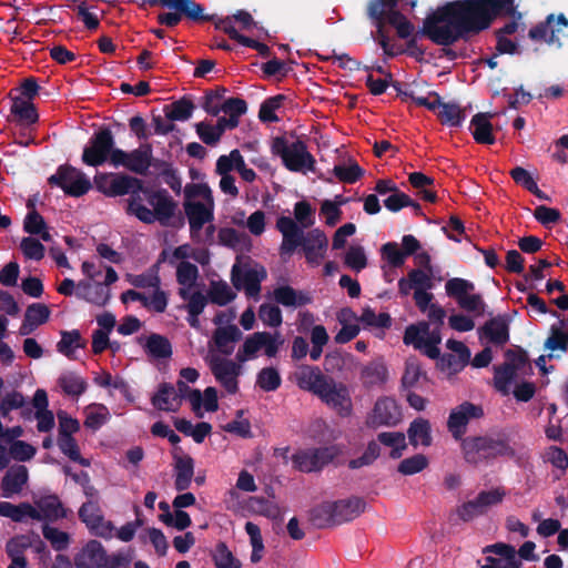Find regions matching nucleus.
Instances as JSON below:
<instances>
[{
    "instance_id": "6e6552de",
    "label": "nucleus",
    "mask_w": 568,
    "mask_h": 568,
    "mask_svg": "<svg viewBox=\"0 0 568 568\" xmlns=\"http://www.w3.org/2000/svg\"><path fill=\"white\" fill-rule=\"evenodd\" d=\"M205 362L209 365L216 382L229 393L239 390V377L242 374V363L230 359L210 349Z\"/></svg>"
},
{
    "instance_id": "7c9ffc66",
    "label": "nucleus",
    "mask_w": 568,
    "mask_h": 568,
    "mask_svg": "<svg viewBox=\"0 0 568 568\" xmlns=\"http://www.w3.org/2000/svg\"><path fill=\"white\" fill-rule=\"evenodd\" d=\"M180 395L175 387L164 383L159 386L158 392L152 397V404L155 408L165 412H175L181 406Z\"/></svg>"
},
{
    "instance_id": "7ed1b4c3",
    "label": "nucleus",
    "mask_w": 568,
    "mask_h": 568,
    "mask_svg": "<svg viewBox=\"0 0 568 568\" xmlns=\"http://www.w3.org/2000/svg\"><path fill=\"white\" fill-rule=\"evenodd\" d=\"M176 203L166 190H151L144 187L133 192L128 201V212L140 221L151 224L155 221L166 225L173 217Z\"/></svg>"
},
{
    "instance_id": "423d86ee",
    "label": "nucleus",
    "mask_w": 568,
    "mask_h": 568,
    "mask_svg": "<svg viewBox=\"0 0 568 568\" xmlns=\"http://www.w3.org/2000/svg\"><path fill=\"white\" fill-rule=\"evenodd\" d=\"M272 149L275 154L281 156L287 170L303 174L314 171L315 159L307 151V146L303 141H288L284 138H276Z\"/></svg>"
},
{
    "instance_id": "69168bd1",
    "label": "nucleus",
    "mask_w": 568,
    "mask_h": 568,
    "mask_svg": "<svg viewBox=\"0 0 568 568\" xmlns=\"http://www.w3.org/2000/svg\"><path fill=\"white\" fill-rule=\"evenodd\" d=\"M384 204L386 209H388L392 212H397L403 207L412 206L415 212H419L420 205L416 202H414L408 195H406L403 192H399L396 190L393 192L385 201Z\"/></svg>"
},
{
    "instance_id": "2f4dec72",
    "label": "nucleus",
    "mask_w": 568,
    "mask_h": 568,
    "mask_svg": "<svg viewBox=\"0 0 568 568\" xmlns=\"http://www.w3.org/2000/svg\"><path fill=\"white\" fill-rule=\"evenodd\" d=\"M105 555L102 545L97 540H91L75 558V565L78 568H100Z\"/></svg>"
},
{
    "instance_id": "ddd939ff",
    "label": "nucleus",
    "mask_w": 568,
    "mask_h": 568,
    "mask_svg": "<svg viewBox=\"0 0 568 568\" xmlns=\"http://www.w3.org/2000/svg\"><path fill=\"white\" fill-rule=\"evenodd\" d=\"M338 455V449L332 447L308 448L292 455L294 467L303 473L317 471Z\"/></svg>"
},
{
    "instance_id": "9b49d317",
    "label": "nucleus",
    "mask_w": 568,
    "mask_h": 568,
    "mask_svg": "<svg viewBox=\"0 0 568 568\" xmlns=\"http://www.w3.org/2000/svg\"><path fill=\"white\" fill-rule=\"evenodd\" d=\"M114 138L109 129H102L90 139L89 145L84 148L82 161L90 166H99L106 161L112 163Z\"/></svg>"
},
{
    "instance_id": "6e6d98bb",
    "label": "nucleus",
    "mask_w": 568,
    "mask_h": 568,
    "mask_svg": "<svg viewBox=\"0 0 568 568\" xmlns=\"http://www.w3.org/2000/svg\"><path fill=\"white\" fill-rule=\"evenodd\" d=\"M24 231L30 234H37L40 235L41 239L45 242H49L51 240V235L47 231V226L44 223L43 217L32 210L24 220Z\"/></svg>"
},
{
    "instance_id": "b1692460",
    "label": "nucleus",
    "mask_w": 568,
    "mask_h": 568,
    "mask_svg": "<svg viewBox=\"0 0 568 568\" xmlns=\"http://www.w3.org/2000/svg\"><path fill=\"white\" fill-rule=\"evenodd\" d=\"M568 27V20L560 14L557 19L550 14L545 22H541L529 30V38L535 41H544L548 44L560 45V37L555 34V27Z\"/></svg>"
},
{
    "instance_id": "4c0bfd02",
    "label": "nucleus",
    "mask_w": 568,
    "mask_h": 568,
    "mask_svg": "<svg viewBox=\"0 0 568 568\" xmlns=\"http://www.w3.org/2000/svg\"><path fill=\"white\" fill-rule=\"evenodd\" d=\"M11 113L22 124H33L38 121L33 103L20 97L12 98Z\"/></svg>"
},
{
    "instance_id": "c85d7f7f",
    "label": "nucleus",
    "mask_w": 568,
    "mask_h": 568,
    "mask_svg": "<svg viewBox=\"0 0 568 568\" xmlns=\"http://www.w3.org/2000/svg\"><path fill=\"white\" fill-rule=\"evenodd\" d=\"M187 258H192L200 264H205L209 261L204 252L193 248L190 244H182L171 251L164 250L161 253V260L168 261L171 265H176L178 262H187Z\"/></svg>"
},
{
    "instance_id": "bb28decb",
    "label": "nucleus",
    "mask_w": 568,
    "mask_h": 568,
    "mask_svg": "<svg viewBox=\"0 0 568 568\" xmlns=\"http://www.w3.org/2000/svg\"><path fill=\"white\" fill-rule=\"evenodd\" d=\"M359 378L367 388L382 386L388 378V369L382 359H375L362 367Z\"/></svg>"
},
{
    "instance_id": "de8ad7c7",
    "label": "nucleus",
    "mask_w": 568,
    "mask_h": 568,
    "mask_svg": "<svg viewBox=\"0 0 568 568\" xmlns=\"http://www.w3.org/2000/svg\"><path fill=\"white\" fill-rule=\"evenodd\" d=\"M84 342L81 338V334L79 331H64L61 333V339L57 344V349L59 353L68 356L69 358L73 357L74 351L77 348L83 347Z\"/></svg>"
},
{
    "instance_id": "774afa93",
    "label": "nucleus",
    "mask_w": 568,
    "mask_h": 568,
    "mask_svg": "<svg viewBox=\"0 0 568 568\" xmlns=\"http://www.w3.org/2000/svg\"><path fill=\"white\" fill-rule=\"evenodd\" d=\"M214 562L217 568H241V561L236 559L225 544L216 546Z\"/></svg>"
},
{
    "instance_id": "e2e57ef3",
    "label": "nucleus",
    "mask_w": 568,
    "mask_h": 568,
    "mask_svg": "<svg viewBox=\"0 0 568 568\" xmlns=\"http://www.w3.org/2000/svg\"><path fill=\"white\" fill-rule=\"evenodd\" d=\"M199 277V270L195 264L180 262L176 264V281L181 286H194Z\"/></svg>"
},
{
    "instance_id": "4468645a",
    "label": "nucleus",
    "mask_w": 568,
    "mask_h": 568,
    "mask_svg": "<svg viewBox=\"0 0 568 568\" xmlns=\"http://www.w3.org/2000/svg\"><path fill=\"white\" fill-rule=\"evenodd\" d=\"M49 183L60 186L71 196H82L92 186L88 176L72 166H60L57 173L49 178Z\"/></svg>"
},
{
    "instance_id": "a211bd4d",
    "label": "nucleus",
    "mask_w": 568,
    "mask_h": 568,
    "mask_svg": "<svg viewBox=\"0 0 568 568\" xmlns=\"http://www.w3.org/2000/svg\"><path fill=\"white\" fill-rule=\"evenodd\" d=\"M527 365L523 354L507 353V362L495 369V387L504 395L509 394L518 371Z\"/></svg>"
},
{
    "instance_id": "f03ea898",
    "label": "nucleus",
    "mask_w": 568,
    "mask_h": 568,
    "mask_svg": "<svg viewBox=\"0 0 568 568\" xmlns=\"http://www.w3.org/2000/svg\"><path fill=\"white\" fill-rule=\"evenodd\" d=\"M276 229L283 237L280 248L282 254H292L302 246L310 265L318 266L322 263L328 246V240L323 231L314 229L304 234L290 216H280Z\"/></svg>"
},
{
    "instance_id": "4be33fe9",
    "label": "nucleus",
    "mask_w": 568,
    "mask_h": 568,
    "mask_svg": "<svg viewBox=\"0 0 568 568\" xmlns=\"http://www.w3.org/2000/svg\"><path fill=\"white\" fill-rule=\"evenodd\" d=\"M328 510L331 513L332 519L336 524L345 523L355 519L362 513H364L366 508V503L364 499L358 497H353L349 499L338 500L328 505Z\"/></svg>"
},
{
    "instance_id": "680f3d73",
    "label": "nucleus",
    "mask_w": 568,
    "mask_h": 568,
    "mask_svg": "<svg viewBox=\"0 0 568 568\" xmlns=\"http://www.w3.org/2000/svg\"><path fill=\"white\" fill-rule=\"evenodd\" d=\"M58 446L71 460L89 466V462L81 457L79 446L72 436H58Z\"/></svg>"
},
{
    "instance_id": "a18cd8bd",
    "label": "nucleus",
    "mask_w": 568,
    "mask_h": 568,
    "mask_svg": "<svg viewBox=\"0 0 568 568\" xmlns=\"http://www.w3.org/2000/svg\"><path fill=\"white\" fill-rule=\"evenodd\" d=\"M39 538L37 535H18L8 540L6 545L7 555L11 560L22 559L24 551L33 544V539Z\"/></svg>"
},
{
    "instance_id": "f704fd0d",
    "label": "nucleus",
    "mask_w": 568,
    "mask_h": 568,
    "mask_svg": "<svg viewBox=\"0 0 568 568\" xmlns=\"http://www.w3.org/2000/svg\"><path fill=\"white\" fill-rule=\"evenodd\" d=\"M479 332L481 337H485L497 345H504L509 339L508 323L503 317L491 318L480 328Z\"/></svg>"
},
{
    "instance_id": "052dcab7",
    "label": "nucleus",
    "mask_w": 568,
    "mask_h": 568,
    "mask_svg": "<svg viewBox=\"0 0 568 568\" xmlns=\"http://www.w3.org/2000/svg\"><path fill=\"white\" fill-rule=\"evenodd\" d=\"M245 531L250 536L251 545L253 548L251 554V561L258 562L262 558V552L264 550L263 538L261 535L260 527L252 521H247L245 524Z\"/></svg>"
},
{
    "instance_id": "338daca9",
    "label": "nucleus",
    "mask_w": 568,
    "mask_h": 568,
    "mask_svg": "<svg viewBox=\"0 0 568 568\" xmlns=\"http://www.w3.org/2000/svg\"><path fill=\"white\" fill-rule=\"evenodd\" d=\"M193 109L191 101L181 99L166 109V116L172 121H185L191 118Z\"/></svg>"
},
{
    "instance_id": "1a4fd4ad",
    "label": "nucleus",
    "mask_w": 568,
    "mask_h": 568,
    "mask_svg": "<svg viewBox=\"0 0 568 568\" xmlns=\"http://www.w3.org/2000/svg\"><path fill=\"white\" fill-rule=\"evenodd\" d=\"M283 344L284 338L278 332H256L245 338L236 353V359L245 363L257 357L261 349H264L267 357H275Z\"/></svg>"
},
{
    "instance_id": "0e129e2a",
    "label": "nucleus",
    "mask_w": 568,
    "mask_h": 568,
    "mask_svg": "<svg viewBox=\"0 0 568 568\" xmlns=\"http://www.w3.org/2000/svg\"><path fill=\"white\" fill-rule=\"evenodd\" d=\"M42 534L55 550L59 551L68 548L70 542V536L68 532L49 525H44L42 527Z\"/></svg>"
},
{
    "instance_id": "0eeeda50",
    "label": "nucleus",
    "mask_w": 568,
    "mask_h": 568,
    "mask_svg": "<svg viewBox=\"0 0 568 568\" xmlns=\"http://www.w3.org/2000/svg\"><path fill=\"white\" fill-rule=\"evenodd\" d=\"M264 266L247 261L235 263L231 271V281L237 291H243L247 297L257 300L261 294V283L266 278Z\"/></svg>"
},
{
    "instance_id": "603ef678",
    "label": "nucleus",
    "mask_w": 568,
    "mask_h": 568,
    "mask_svg": "<svg viewBox=\"0 0 568 568\" xmlns=\"http://www.w3.org/2000/svg\"><path fill=\"white\" fill-rule=\"evenodd\" d=\"M58 382L60 387L68 395L79 396L87 389L85 381L72 372L62 374Z\"/></svg>"
},
{
    "instance_id": "39448f33",
    "label": "nucleus",
    "mask_w": 568,
    "mask_h": 568,
    "mask_svg": "<svg viewBox=\"0 0 568 568\" xmlns=\"http://www.w3.org/2000/svg\"><path fill=\"white\" fill-rule=\"evenodd\" d=\"M462 452L467 463L477 465L507 455L506 442L491 436H469L462 439Z\"/></svg>"
},
{
    "instance_id": "cd10ccee",
    "label": "nucleus",
    "mask_w": 568,
    "mask_h": 568,
    "mask_svg": "<svg viewBox=\"0 0 568 568\" xmlns=\"http://www.w3.org/2000/svg\"><path fill=\"white\" fill-rule=\"evenodd\" d=\"M34 508L38 517L31 518L36 520H58L67 516L60 499L54 495L40 498Z\"/></svg>"
},
{
    "instance_id": "72a5a7b5",
    "label": "nucleus",
    "mask_w": 568,
    "mask_h": 568,
    "mask_svg": "<svg viewBox=\"0 0 568 568\" xmlns=\"http://www.w3.org/2000/svg\"><path fill=\"white\" fill-rule=\"evenodd\" d=\"M174 486L176 490H185L190 487L194 476V460L191 456H178L174 464Z\"/></svg>"
},
{
    "instance_id": "c756f323",
    "label": "nucleus",
    "mask_w": 568,
    "mask_h": 568,
    "mask_svg": "<svg viewBox=\"0 0 568 568\" xmlns=\"http://www.w3.org/2000/svg\"><path fill=\"white\" fill-rule=\"evenodd\" d=\"M149 6H158L176 10L184 13V17L191 20H200L203 18V8L193 0H143Z\"/></svg>"
},
{
    "instance_id": "dca6fc26",
    "label": "nucleus",
    "mask_w": 568,
    "mask_h": 568,
    "mask_svg": "<svg viewBox=\"0 0 568 568\" xmlns=\"http://www.w3.org/2000/svg\"><path fill=\"white\" fill-rule=\"evenodd\" d=\"M402 418V410L397 402L385 396L376 400L372 412L366 417V425L371 428L392 427L399 424Z\"/></svg>"
},
{
    "instance_id": "4d7b16f0",
    "label": "nucleus",
    "mask_w": 568,
    "mask_h": 568,
    "mask_svg": "<svg viewBox=\"0 0 568 568\" xmlns=\"http://www.w3.org/2000/svg\"><path fill=\"white\" fill-rule=\"evenodd\" d=\"M176 392L180 395V399L187 398L193 412L197 417H202L201 413V403H202V393L199 389H191L186 382L180 378L176 383Z\"/></svg>"
},
{
    "instance_id": "37998d69",
    "label": "nucleus",
    "mask_w": 568,
    "mask_h": 568,
    "mask_svg": "<svg viewBox=\"0 0 568 568\" xmlns=\"http://www.w3.org/2000/svg\"><path fill=\"white\" fill-rule=\"evenodd\" d=\"M274 298L284 306H302L310 303L311 298L303 292L291 286H280L274 291Z\"/></svg>"
},
{
    "instance_id": "58836bf2",
    "label": "nucleus",
    "mask_w": 568,
    "mask_h": 568,
    "mask_svg": "<svg viewBox=\"0 0 568 568\" xmlns=\"http://www.w3.org/2000/svg\"><path fill=\"white\" fill-rule=\"evenodd\" d=\"M434 112L443 124L450 126L460 125L466 116L464 110L457 103H444L440 99Z\"/></svg>"
},
{
    "instance_id": "c9c22d12",
    "label": "nucleus",
    "mask_w": 568,
    "mask_h": 568,
    "mask_svg": "<svg viewBox=\"0 0 568 568\" xmlns=\"http://www.w3.org/2000/svg\"><path fill=\"white\" fill-rule=\"evenodd\" d=\"M491 116L493 115L490 113H478L473 116L470 121V131L477 143L493 144L495 142L493 124L489 121V118Z\"/></svg>"
},
{
    "instance_id": "f8f14e48",
    "label": "nucleus",
    "mask_w": 568,
    "mask_h": 568,
    "mask_svg": "<svg viewBox=\"0 0 568 568\" xmlns=\"http://www.w3.org/2000/svg\"><path fill=\"white\" fill-rule=\"evenodd\" d=\"M94 185L97 190L106 196H122L125 194L133 195L141 189V180L115 173H98L94 176Z\"/></svg>"
},
{
    "instance_id": "6ab92c4d",
    "label": "nucleus",
    "mask_w": 568,
    "mask_h": 568,
    "mask_svg": "<svg viewBox=\"0 0 568 568\" xmlns=\"http://www.w3.org/2000/svg\"><path fill=\"white\" fill-rule=\"evenodd\" d=\"M481 416L483 409L480 406L464 402L450 412L447 427L455 439H462L469 420Z\"/></svg>"
},
{
    "instance_id": "13d9d810",
    "label": "nucleus",
    "mask_w": 568,
    "mask_h": 568,
    "mask_svg": "<svg viewBox=\"0 0 568 568\" xmlns=\"http://www.w3.org/2000/svg\"><path fill=\"white\" fill-rule=\"evenodd\" d=\"M256 384L265 392H274L281 385L280 373L274 367H265L257 374Z\"/></svg>"
},
{
    "instance_id": "864d4df0",
    "label": "nucleus",
    "mask_w": 568,
    "mask_h": 568,
    "mask_svg": "<svg viewBox=\"0 0 568 568\" xmlns=\"http://www.w3.org/2000/svg\"><path fill=\"white\" fill-rule=\"evenodd\" d=\"M293 221L302 231L303 229H308L315 223V210L306 201L296 202L294 205Z\"/></svg>"
},
{
    "instance_id": "49530a36",
    "label": "nucleus",
    "mask_w": 568,
    "mask_h": 568,
    "mask_svg": "<svg viewBox=\"0 0 568 568\" xmlns=\"http://www.w3.org/2000/svg\"><path fill=\"white\" fill-rule=\"evenodd\" d=\"M355 315L351 310H343L339 315L338 320L343 324V327L341 331L336 334L335 341L336 343H347L355 338L359 333V327L357 324H351L349 321L354 320Z\"/></svg>"
},
{
    "instance_id": "393cba45",
    "label": "nucleus",
    "mask_w": 568,
    "mask_h": 568,
    "mask_svg": "<svg viewBox=\"0 0 568 568\" xmlns=\"http://www.w3.org/2000/svg\"><path fill=\"white\" fill-rule=\"evenodd\" d=\"M328 378L318 367L314 366H301L295 373V381L298 387L316 396Z\"/></svg>"
},
{
    "instance_id": "8fccbe9b",
    "label": "nucleus",
    "mask_w": 568,
    "mask_h": 568,
    "mask_svg": "<svg viewBox=\"0 0 568 568\" xmlns=\"http://www.w3.org/2000/svg\"><path fill=\"white\" fill-rule=\"evenodd\" d=\"M378 442L385 446L392 447L390 457L396 459L403 455L406 449V438L399 432H384L378 434Z\"/></svg>"
},
{
    "instance_id": "09e8293b",
    "label": "nucleus",
    "mask_w": 568,
    "mask_h": 568,
    "mask_svg": "<svg viewBox=\"0 0 568 568\" xmlns=\"http://www.w3.org/2000/svg\"><path fill=\"white\" fill-rule=\"evenodd\" d=\"M148 354L154 358H168L172 354V347L164 336L152 334L144 345Z\"/></svg>"
},
{
    "instance_id": "a878e982",
    "label": "nucleus",
    "mask_w": 568,
    "mask_h": 568,
    "mask_svg": "<svg viewBox=\"0 0 568 568\" xmlns=\"http://www.w3.org/2000/svg\"><path fill=\"white\" fill-rule=\"evenodd\" d=\"M77 296L89 303L103 306L109 302L111 293L110 288L102 283L95 281H80L77 284Z\"/></svg>"
},
{
    "instance_id": "f257e3e1",
    "label": "nucleus",
    "mask_w": 568,
    "mask_h": 568,
    "mask_svg": "<svg viewBox=\"0 0 568 568\" xmlns=\"http://www.w3.org/2000/svg\"><path fill=\"white\" fill-rule=\"evenodd\" d=\"M514 0H458L429 14L423 33L434 43L449 45L466 33L487 29L498 14L514 16Z\"/></svg>"
},
{
    "instance_id": "79ce46f5",
    "label": "nucleus",
    "mask_w": 568,
    "mask_h": 568,
    "mask_svg": "<svg viewBox=\"0 0 568 568\" xmlns=\"http://www.w3.org/2000/svg\"><path fill=\"white\" fill-rule=\"evenodd\" d=\"M445 291L449 297L455 298L457 304L460 305L465 298L474 294L475 285L468 280L454 277L446 282Z\"/></svg>"
},
{
    "instance_id": "5701e85b",
    "label": "nucleus",
    "mask_w": 568,
    "mask_h": 568,
    "mask_svg": "<svg viewBox=\"0 0 568 568\" xmlns=\"http://www.w3.org/2000/svg\"><path fill=\"white\" fill-rule=\"evenodd\" d=\"M29 480L28 468L23 465L10 467L1 480L2 497L11 498L22 493Z\"/></svg>"
},
{
    "instance_id": "473e14b6",
    "label": "nucleus",
    "mask_w": 568,
    "mask_h": 568,
    "mask_svg": "<svg viewBox=\"0 0 568 568\" xmlns=\"http://www.w3.org/2000/svg\"><path fill=\"white\" fill-rule=\"evenodd\" d=\"M545 348L550 352L549 357H558L568 351V331L562 322L551 325Z\"/></svg>"
},
{
    "instance_id": "e433bc0d",
    "label": "nucleus",
    "mask_w": 568,
    "mask_h": 568,
    "mask_svg": "<svg viewBox=\"0 0 568 568\" xmlns=\"http://www.w3.org/2000/svg\"><path fill=\"white\" fill-rule=\"evenodd\" d=\"M206 295L211 303L219 306H225L236 297L235 291L225 281H211Z\"/></svg>"
},
{
    "instance_id": "bf43d9fd",
    "label": "nucleus",
    "mask_w": 568,
    "mask_h": 568,
    "mask_svg": "<svg viewBox=\"0 0 568 568\" xmlns=\"http://www.w3.org/2000/svg\"><path fill=\"white\" fill-rule=\"evenodd\" d=\"M344 263L355 272L364 270L367 265V257L364 248L359 245L349 246L345 253Z\"/></svg>"
},
{
    "instance_id": "3c124183",
    "label": "nucleus",
    "mask_w": 568,
    "mask_h": 568,
    "mask_svg": "<svg viewBox=\"0 0 568 568\" xmlns=\"http://www.w3.org/2000/svg\"><path fill=\"white\" fill-rule=\"evenodd\" d=\"M397 0H372L368 4V16L377 26L384 24V18L396 11Z\"/></svg>"
},
{
    "instance_id": "c03bdc74",
    "label": "nucleus",
    "mask_w": 568,
    "mask_h": 568,
    "mask_svg": "<svg viewBox=\"0 0 568 568\" xmlns=\"http://www.w3.org/2000/svg\"><path fill=\"white\" fill-rule=\"evenodd\" d=\"M84 426L98 430L110 419L111 414L103 404H91L84 408Z\"/></svg>"
},
{
    "instance_id": "20e7f679",
    "label": "nucleus",
    "mask_w": 568,
    "mask_h": 568,
    "mask_svg": "<svg viewBox=\"0 0 568 568\" xmlns=\"http://www.w3.org/2000/svg\"><path fill=\"white\" fill-rule=\"evenodd\" d=\"M184 212L190 225L191 239L202 242L203 226L214 219V199L205 183H190L184 187Z\"/></svg>"
},
{
    "instance_id": "9d476101",
    "label": "nucleus",
    "mask_w": 568,
    "mask_h": 568,
    "mask_svg": "<svg viewBox=\"0 0 568 568\" xmlns=\"http://www.w3.org/2000/svg\"><path fill=\"white\" fill-rule=\"evenodd\" d=\"M442 336L438 327L432 328L428 323L420 322L416 325H409L405 329L404 343L413 345L414 348L423 352L426 356L435 359L439 356L438 345Z\"/></svg>"
},
{
    "instance_id": "2eb2a0df",
    "label": "nucleus",
    "mask_w": 568,
    "mask_h": 568,
    "mask_svg": "<svg viewBox=\"0 0 568 568\" xmlns=\"http://www.w3.org/2000/svg\"><path fill=\"white\" fill-rule=\"evenodd\" d=\"M317 396L339 416L347 417L352 414L351 394L344 384L328 378Z\"/></svg>"
},
{
    "instance_id": "aec40b11",
    "label": "nucleus",
    "mask_w": 568,
    "mask_h": 568,
    "mask_svg": "<svg viewBox=\"0 0 568 568\" xmlns=\"http://www.w3.org/2000/svg\"><path fill=\"white\" fill-rule=\"evenodd\" d=\"M80 519L95 535L108 537L112 532V525L104 520L101 508L95 500H88L79 509Z\"/></svg>"
},
{
    "instance_id": "5fc2aeb1",
    "label": "nucleus",
    "mask_w": 568,
    "mask_h": 568,
    "mask_svg": "<svg viewBox=\"0 0 568 568\" xmlns=\"http://www.w3.org/2000/svg\"><path fill=\"white\" fill-rule=\"evenodd\" d=\"M425 377L420 363L415 357L407 358L405 363L404 374L402 376V385L405 388L415 387L419 379Z\"/></svg>"
},
{
    "instance_id": "412c9836",
    "label": "nucleus",
    "mask_w": 568,
    "mask_h": 568,
    "mask_svg": "<svg viewBox=\"0 0 568 568\" xmlns=\"http://www.w3.org/2000/svg\"><path fill=\"white\" fill-rule=\"evenodd\" d=\"M242 332L236 325H226L217 327L212 335V343L209 344V351L212 349L222 356H230L235 348V344L241 339Z\"/></svg>"
},
{
    "instance_id": "ea45409f",
    "label": "nucleus",
    "mask_w": 568,
    "mask_h": 568,
    "mask_svg": "<svg viewBox=\"0 0 568 568\" xmlns=\"http://www.w3.org/2000/svg\"><path fill=\"white\" fill-rule=\"evenodd\" d=\"M408 438L413 446H429L432 444L430 424L427 419H415L408 430Z\"/></svg>"
},
{
    "instance_id": "a19ab883",
    "label": "nucleus",
    "mask_w": 568,
    "mask_h": 568,
    "mask_svg": "<svg viewBox=\"0 0 568 568\" xmlns=\"http://www.w3.org/2000/svg\"><path fill=\"white\" fill-rule=\"evenodd\" d=\"M0 516L10 518L16 523L22 521L26 517H38L34 506L22 503L13 505L9 501H0Z\"/></svg>"
},
{
    "instance_id": "f3484780",
    "label": "nucleus",
    "mask_w": 568,
    "mask_h": 568,
    "mask_svg": "<svg viewBox=\"0 0 568 568\" xmlns=\"http://www.w3.org/2000/svg\"><path fill=\"white\" fill-rule=\"evenodd\" d=\"M152 148L150 144H143L140 148L125 152L115 150L112 156V165L124 166L136 174H145L151 166Z\"/></svg>"
}]
</instances>
